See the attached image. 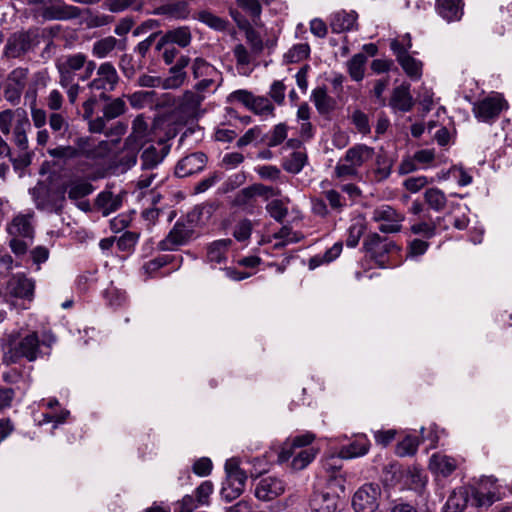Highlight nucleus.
<instances>
[{"mask_svg":"<svg viewBox=\"0 0 512 512\" xmlns=\"http://www.w3.org/2000/svg\"><path fill=\"white\" fill-rule=\"evenodd\" d=\"M29 131L31 122L24 109H5L0 112V132L4 136L12 134L11 141L21 152L29 149Z\"/></svg>","mask_w":512,"mask_h":512,"instance_id":"1","label":"nucleus"},{"mask_svg":"<svg viewBox=\"0 0 512 512\" xmlns=\"http://www.w3.org/2000/svg\"><path fill=\"white\" fill-rule=\"evenodd\" d=\"M59 80L88 81L95 69L96 62L83 52L63 55L55 63Z\"/></svg>","mask_w":512,"mask_h":512,"instance_id":"2","label":"nucleus"},{"mask_svg":"<svg viewBox=\"0 0 512 512\" xmlns=\"http://www.w3.org/2000/svg\"><path fill=\"white\" fill-rule=\"evenodd\" d=\"M42 77V82L37 83V89L47 85V76L45 73L38 72L29 78V69L24 67H17L13 69L6 77L3 89L4 99L12 106H17L21 102L22 95L29 90V87Z\"/></svg>","mask_w":512,"mask_h":512,"instance_id":"3","label":"nucleus"},{"mask_svg":"<svg viewBox=\"0 0 512 512\" xmlns=\"http://www.w3.org/2000/svg\"><path fill=\"white\" fill-rule=\"evenodd\" d=\"M40 346L41 342L37 333H28L10 344L8 351L4 353L3 361L7 364H15L24 358L33 362L41 356Z\"/></svg>","mask_w":512,"mask_h":512,"instance_id":"4","label":"nucleus"},{"mask_svg":"<svg viewBox=\"0 0 512 512\" xmlns=\"http://www.w3.org/2000/svg\"><path fill=\"white\" fill-rule=\"evenodd\" d=\"M99 100L104 102L102 115L90 121V132H104L107 122L112 121L127 112V105L123 98H112L109 94H99Z\"/></svg>","mask_w":512,"mask_h":512,"instance_id":"5","label":"nucleus"},{"mask_svg":"<svg viewBox=\"0 0 512 512\" xmlns=\"http://www.w3.org/2000/svg\"><path fill=\"white\" fill-rule=\"evenodd\" d=\"M322 468L324 471L325 486L324 489L337 493L342 496L346 489V472L343 470L342 461L335 455H330L322 459Z\"/></svg>","mask_w":512,"mask_h":512,"instance_id":"6","label":"nucleus"},{"mask_svg":"<svg viewBox=\"0 0 512 512\" xmlns=\"http://www.w3.org/2000/svg\"><path fill=\"white\" fill-rule=\"evenodd\" d=\"M95 77L89 79L87 87L91 91L108 95L113 92L120 83V76L112 62L105 61L96 65Z\"/></svg>","mask_w":512,"mask_h":512,"instance_id":"7","label":"nucleus"},{"mask_svg":"<svg viewBox=\"0 0 512 512\" xmlns=\"http://www.w3.org/2000/svg\"><path fill=\"white\" fill-rule=\"evenodd\" d=\"M148 135V123L143 115H138L133 120L131 134L126 138L124 150L126 155L122 156L120 162L131 167L137 162V151L142 145L143 140Z\"/></svg>","mask_w":512,"mask_h":512,"instance_id":"8","label":"nucleus"},{"mask_svg":"<svg viewBox=\"0 0 512 512\" xmlns=\"http://www.w3.org/2000/svg\"><path fill=\"white\" fill-rule=\"evenodd\" d=\"M29 5H44L41 16L44 20L68 21L81 16V9L59 0H27Z\"/></svg>","mask_w":512,"mask_h":512,"instance_id":"9","label":"nucleus"},{"mask_svg":"<svg viewBox=\"0 0 512 512\" xmlns=\"http://www.w3.org/2000/svg\"><path fill=\"white\" fill-rule=\"evenodd\" d=\"M4 297L27 300L34 299L35 280L25 273H15L9 276L4 285Z\"/></svg>","mask_w":512,"mask_h":512,"instance_id":"10","label":"nucleus"},{"mask_svg":"<svg viewBox=\"0 0 512 512\" xmlns=\"http://www.w3.org/2000/svg\"><path fill=\"white\" fill-rule=\"evenodd\" d=\"M381 488L377 484H365L358 488L352 498L355 512H375L379 507Z\"/></svg>","mask_w":512,"mask_h":512,"instance_id":"11","label":"nucleus"},{"mask_svg":"<svg viewBox=\"0 0 512 512\" xmlns=\"http://www.w3.org/2000/svg\"><path fill=\"white\" fill-rule=\"evenodd\" d=\"M508 108V104L500 95L486 97L481 101L474 103V116L482 122L492 123L500 115V113Z\"/></svg>","mask_w":512,"mask_h":512,"instance_id":"12","label":"nucleus"},{"mask_svg":"<svg viewBox=\"0 0 512 512\" xmlns=\"http://www.w3.org/2000/svg\"><path fill=\"white\" fill-rule=\"evenodd\" d=\"M194 233L191 221H177L168 235L159 242L158 247L163 251H173L177 247L185 245Z\"/></svg>","mask_w":512,"mask_h":512,"instance_id":"13","label":"nucleus"},{"mask_svg":"<svg viewBox=\"0 0 512 512\" xmlns=\"http://www.w3.org/2000/svg\"><path fill=\"white\" fill-rule=\"evenodd\" d=\"M404 214L398 212L390 205H381L372 212V220L375 222H383L379 226L382 233H397L402 229Z\"/></svg>","mask_w":512,"mask_h":512,"instance_id":"14","label":"nucleus"},{"mask_svg":"<svg viewBox=\"0 0 512 512\" xmlns=\"http://www.w3.org/2000/svg\"><path fill=\"white\" fill-rule=\"evenodd\" d=\"M37 36L36 30L21 31L12 34L4 49L5 55L10 58L20 57L32 49Z\"/></svg>","mask_w":512,"mask_h":512,"instance_id":"15","label":"nucleus"},{"mask_svg":"<svg viewBox=\"0 0 512 512\" xmlns=\"http://www.w3.org/2000/svg\"><path fill=\"white\" fill-rule=\"evenodd\" d=\"M363 248L381 266H383L387 254L398 250L393 241L386 237H381L377 233H372L365 238Z\"/></svg>","mask_w":512,"mask_h":512,"instance_id":"16","label":"nucleus"},{"mask_svg":"<svg viewBox=\"0 0 512 512\" xmlns=\"http://www.w3.org/2000/svg\"><path fill=\"white\" fill-rule=\"evenodd\" d=\"M341 497L324 488L314 489L309 499L312 512H336L339 508Z\"/></svg>","mask_w":512,"mask_h":512,"instance_id":"17","label":"nucleus"},{"mask_svg":"<svg viewBox=\"0 0 512 512\" xmlns=\"http://www.w3.org/2000/svg\"><path fill=\"white\" fill-rule=\"evenodd\" d=\"M285 491L284 482L274 476L261 478L254 489V495L261 501H271Z\"/></svg>","mask_w":512,"mask_h":512,"instance_id":"18","label":"nucleus"},{"mask_svg":"<svg viewBox=\"0 0 512 512\" xmlns=\"http://www.w3.org/2000/svg\"><path fill=\"white\" fill-rule=\"evenodd\" d=\"M207 157L202 152H195L180 159L175 167V175L179 178L191 176L202 171Z\"/></svg>","mask_w":512,"mask_h":512,"instance_id":"19","label":"nucleus"},{"mask_svg":"<svg viewBox=\"0 0 512 512\" xmlns=\"http://www.w3.org/2000/svg\"><path fill=\"white\" fill-rule=\"evenodd\" d=\"M189 63L188 56L180 55L176 63L170 67L169 76L163 79V89H177L182 86L187 78L185 68Z\"/></svg>","mask_w":512,"mask_h":512,"instance_id":"20","label":"nucleus"},{"mask_svg":"<svg viewBox=\"0 0 512 512\" xmlns=\"http://www.w3.org/2000/svg\"><path fill=\"white\" fill-rule=\"evenodd\" d=\"M126 49V39H117L113 36H107L96 40L92 45V55L98 59H104L112 55L114 50L124 51Z\"/></svg>","mask_w":512,"mask_h":512,"instance_id":"21","label":"nucleus"},{"mask_svg":"<svg viewBox=\"0 0 512 512\" xmlns=\"http://www.w3.org/2000/svg\"><path fill=\"white\" fill-rule=\"evenodd\" d=\"M39 82H42V77H38L25 93V100L29 102L31 110V119L37 129L44 128L49 118L44 109L37 107V83Z\"/></svg>","mask_w":512,"mask_h":512,"instance_id":"22","label":"nucleus"},{"mask_svg":"<svg viewBox=\"0 0 512 512\" xmlns=\"http://www.w3.org/2000/svg\"><path fill=\"white\" fill-rule=\"evenodd\" d=\"M32 213H19L13 217L7 226V232L11 237L33 238L34 227L32 225Z\"/></svg>","mask_w":512,"mask_h":512,"instance_id":"23","label":"nucleus"},{"mask_svg":"<svg viewBox=\"0 0 512 512\" xmlns=\"http://www.w3.org/2000/svg\"><path fill=\"white\" fill-rule=\"evenodd\" d=\"M371 443L366 435H357L356 438L340 448L339 453L336 457L342 461L343 459H352L356 457L364 456L368 453Z\"/></svg>","mask_w":512,"mask_h":512,"instance_id":"24","label":"nucleus"},{"mask_svg":"<svg viewBox=\"0 0 512 512\" xmlns=\"http://www.w3.org/2000/svg\"><path fill=\"white\" fill-rule=\"evenodd\" d=\"M374 153L373 147L365 144H357L346 151L343 160L344 162L351 163L352 166L358 170L359 167L373 158Z\"/></svg>","mask_w":512,"mask_h":512,"instance_id":"25","label":"nucleus"},{"mask_svg":"<svg viewBox=\"0 0 512 512\" xmlns=\"http://www.w3.org/2000/svg\"><path fill=\"white\" fill-rule=\"evenodd\" d=\"M315 439V435L313 433L307 432L303 435L295 436L291 443L286 442L282 447L281 451L278 454V461L280 463H284L290 460V458L294 455L295 450L308 448Z\"/></svg>","mask_w":512,"mask_h":512,"instance_id":"26","label":"nucleus"},{"mask_svg":"<svg viewBox=\"0 0 512 512\" xmlns=\"http://www.w3.org/2000/svg\"><path fill=\"white\" fill-rule=\"evenodd\" d=\"M436 9L447 22L459 21L463 15L462 0H436Z\"/></svg>","mask_w":512,"mask_h":512,"instance_id":"27","label":"nucleus"},{"mask_svg":"<svg viewBox=\"0 0 512 512\" xmlns=\"http://www.w3.org/2000/svg\"><path fill=\"white\" fill-rule=\"evenodd\" d=\"M413 105L414 100L410 94L409 85L402 84L394 88L390 99V106L394 110L408 112L412 109Z\"/></svg>","mask_w":512,"mask_h":512,"instance_id":"28","label":"nucleus"},{"mask_svg":"<svg viewBox=\"0 0 512 512\" xmlns=\"http://www.w3.org/2000/svg\"><path fill=\"white\" fill-rule=\"evenodd\" d=\"M189 13V5L185 0L171 1L154 10V14L156 15H165L175 19H186Z\"/></svg>","mask_w":512,"mask_h":512,"instance_id":"29","label":"nucleus"},{"mask_svg":"<svg viewBox=\"0 0 512 512\" xmlns=\"http://www.w3.org/2000/svg\"><path fill=\"white\" fill-rule=\"evenodd\" d=\"M169 147L162 146L159 151L155 146L147 147L141 154V168L143 171H150L156 168L168 154Z\"/></svg>","mask_w":512,"mask_h":512,"instance_id":"30","label":"nucleus"},{"mask_svg":"<svg viewBox=\"0 0 512 512\" xmlns=\"http://www.w3.org/2000/svg\"><path fill=\"white\" fill-rule=\"evenodd\" d=\"M356 19L357 14L354 11L341 10L333 13L330 18L332 32L341 33L351 30L356 23Z\"/></svg>","mask_w":512,"mask_h":512,"instance_id":"31","label":"nucleus"},{"mask_svg":"<svg viewBox=\"0 0 512 512\" xmlns=\"http://www.w3.org/2000/svg\"><path fill=\"white\" fill-rule=\"evenodd\" d=\"M233 241L229 238L219 239L207 246V260L210 263L221 264L227 260V253Z\"/></svg>","mask_w":512,"mask_h":512,"instance_id":"32","label":"nucleus"},{"mask_svg":"<svg viewBox=\"0 0 512 512\" xmlns=\"http://www.w3.org/2000/svg\"><path fill=\"white\" fill-rule=\"evenodd\" d=\"M470 489L467 487H459L452 491L449 495L443 512H461L468 503Z\"/></svg>","mask_w":512,"mask_h":512,"instance_id":"33","label":"nucleus"},{"mask_svg":"<svg viewBox=\"0 0 512 512\" xmlns=\"http://www.w3.org/2000/svg\"><path fill=\"white\" fill-rule=\"evenodd\" d=\"M64 190L70 200L76 201L86 197L93 192V186L87 180L76 178L64 185Z\"/></svg>","mask_w":512,"mask_h":512,"instance_id":"34","label":"nucleus"},{"mask_svg":"<svg viewBox=\"0 0 512 512\" xmlns=\"http://www.w3.org/2000/svg\"><path fill=\"white\" fill-rule=\"evenodd\" d=\"M234 205L246 213L252 214L258 207L257 195L253 185L241 189L234 198Z\"/></svg>","mask_w":512,"mask_h":512,"instance_id":"35","label":"nucleus"},{"mask_svg":"<svg viewBox=\"0 0 512 512\" xmlns=\"http://www.w3.org/2000/svg\"><path fill=\"white\" fill-rule=\"evenodd\" d=\"M312 101L321 115L329 114L335 109L336 101L327 94L325 87H317L312 91Z\"/></svg>","mask_w":512,"mask_h":512,"instance_id":"36","label":"nucleus"},{"mask_svg":"<svg viewBox=\"0 0 512 512\" xmlns=\"http://www.w3.org/2000/svg\"><path fill=\"white\" fill-rule=\"evenodd\" d=\"M122 205V198L120 195H114L110 191L101 192L96 199V206L104 216L118 210Z\"/></svg>","mask_w":512,"mask_h":512,"instance_id":"37","label":"nucleus"},{"mask_svg":"<svg viewBox=\"0 0 512 512\" xmlns=\"http://www.w3.org/2000/svg\"><path fill=\"white\" fill-rule=\"evenodd\" d=\"M429 465L431 470H433L435 473L447 477L456 469L457 462L452 457L442 454H434L430 458Z\"/></svg>","mask_w":512,"mask_h":512,"instance_id":"38","label":"nucleus"},{"mask_svg":"<svg viewBox=\"0 0 512 512\" xmlns=\"http://www.w3.org/2000/svg\"><path fill=\"white\" fill-rule=\"evenodd\" d=\"M317 452L318 450L314 447L295 450L294 455L290 458L291 469L294 471L305 469L315 459Z\"/></svg>","mask_w":512,"mask_h":512,"instance_id":"39","label":"nucleus"},{"mask_svg":"<svg viewBox=\"0 0 512 512\" xmlns=\"http://www.w3.org/2000/svg\"><path fill=\"white\" fill-rule=\"evenodd\" d=\"M425 203L435 212L444 210L447 204L446 195L439 188L433 187L428 188L424 192Z\"/></svg>","mask_w":512,"mask_h":512,"instance_id":"40","label":"nucleus"},{"mask_svg":"<svg viewBox=\"0 0 512 512\" xmlns=\"http://www.w3.org/2000/svg\"><path fill=\"white\" fill-rule=\"evenodd\" d=\"M192 74L195 79L220 77V72L203 58H196L192 63Z\"/></svg>","mask_w":512,"mask_h":512,"instance_id":"41","label":"nucleus"},{"mask_svg":"<svg viewBox=\"0 0 512 512\" xmlns=\"http://www.w3.org/2000/svg\"><path fill=\"white\" fill-rule=\"evenodd\" d=\"M398 62L409 77L413 79H418L420 77L421 64L411 57L406 50L398 52Z\"/></svg>","mask_w":512,"mask_h":512,"instance_id":"42","label":"nucleus"},{"mask_svg":"<svg viewBox=\"0 0 512 512\" xmlns=\"http://www.w3.org/2000/svg\"><path fill=\"white\" fill-rule=\"evenodd\" d=\"M166 38L169 40L170 44H176L181 48L189 46L192 41L191 31L187 26H182L167 31Z\"/></svg>","mask_w":512,"mask_h":512,"instance_id":"43","label":"nucleus"},{"mask_svg":"<svg viewBox=\"0 0 512 512\" xmlns=\"http://www.w3.org/2000/svg\"><path fill=\"white\" fill-rule=\"evenodd\" d=\"M367 56L363 53L355 54L348 62L347 69L354 81H361L364 77Z\"/></svg>","mask_w":512,"mask_h":512,"instance_id":"44","label":"nucleus"},{"mask_svg":"<svg viewBox=\"0 0 512 512\" xmlns=\"http://www.w3.org/2000/svg\"><path fill=\"white\" fill-rule=\"evenodd\" d=\"M307 162V155L303 151H294L283 163V168L292 174H298Z\"/></svg>","mask_w":512,"mask_h":512,"instance_id":"45","label":"nucleus"},{"mask_svg":"<svg viewBox=\"0 0 512 512\" xmlns=\"http://www.w3.org/2000/svg\"><path fill=\"white\" fill-rule=\"evenodd\" d=\"M342 243L336 242L323 255H316L309 260V268L315 269L323 263H330L335 260L342 252Z\"/></svg>","mask_w":512,"mask_h":512,"instance_id":"46","label":"nucleus"},{"mask_svg":"<svg viewBox=\"0 0 512 512\" xmlns=\"http://www.w3.org/2000/svg\"><path fill=\"white\" fill-rule=\"evenodd\" d=\"M198 19L206 24L211 29H214L216 31H226L228 27L230 26V23L228 20L221 18L209 11H201L198 14Z\"/></svg>","mask_w":512,"mask_h":512,"instance_id":"47","label":"nucleus"},{"mask_svg":"<svg viewBox=\"0 0 512 512\" xmlns=\"http://www.w3.org/2000/svg\"><path fill=\"white\" fill-rule=\"evenodd\" d=\"M205 96L196 91H186L183 94L181 106L189 114H194L201 106Z\"/></svg>","mask_w":512,"mask_h":512,"instance_id":"48","label":"nucleus"},{"mask_svg":"<svg viewBox=\"0 0 512 512\" xmlns=\"http://www.w3.org/2000/svg\"><path fill=\"white\" fill-rule=\"evenodd\" d=\"M288 201L289 199H286V201L275 199L267 204L266 210L275 221L282 223L288 215V208L286 206Z\"/></svg>","mask_w":512,"mask_h":512,"instance_id":"49","label":"nucleus"},{"mask_svg":"<svg viewBox=\"0 0 512 512\" xmlns=\"http://www.w3.org/2000/svg\"><path fill=\"white\" fill-rule=\"evenodd\" d=\"M236 3L251 18L253 23L258 25L262 12L259 0H236Z\"/></svg>","mask_w":512,"mask_h":512,"instance_id":"50","label":"nucleus"},{"mask_svg":"<svg viewBox=\"0 0 512 512\" xmlns=\"http://www.w3.org/2000/svg\"><path fill=\"white\" fill-rule=\"evenodd\" d=\"M274 238L282 240L281 242L275 244V248H282L289 243L299 242L303 236L298 232L292 231L290 227L283 226L277 233L274 234Z\"/></svg>","mask_w":512,"mask_h":512,"instance_id":"51","label":"nucleus"},{"mask_svg":"<svg viewBox=\"0 0 512 512\" xmlns=\"http://www.w3.org/2000/svg\"><path fill=\"white\" fill-rule=\"evenodd\" d=\"M350 120L360 134H370L371 126L369 122V117L366 113L359 109H356L350 115Z\"/></svg>","mask_w":512,"mask_h":512,"instance_id":"52","label":"nucleus"},{"mask_svg":"<svg viewBox=\"0 0 512 512\" xmlns=\"http://www.w3.org/2000/svg\"><path fill=\"white\" fill-rule=\"evenodd\" d=\"M73 147L76 150L77 157L84 156L89 159H95L97 156L92 140L89 137H78Z\"/></svg>","mask_w":512,"mask_h":512,"instance_id":"53","label":"nucleus"},{"mask_svg":"<svg viewBox=\"0 0 512 512\" xmlns=\"http://www.w3.org/2000/svg\"><path fill=\"white\" fill-rule=\"evenodd\" d=\"M51 130L56 133V137L63 136L69 129V123L62 113L53 112L48 118Z\"/></svg>","mask_w":512,"mask_h":512,"instance_id":"54","label":"nucleus"},{"mask_svg":"<svg viewBox=\"0 0 512 512\" xmlns=\"http://www.w3.org/2000/svg\"><path fill=\"white\" fill-rule=\"evenodd\" d=\"M245 30L246 40L250 45L252 54L256 56L260 55L264 49V43L260 34L255 29H253L248 23Z\"/></svg>","mask_w":512,"mask_h":512,"instance_id":"55","label":"nucleus"},{"mask_svg":"<svg viewBox=\"0 0 512 512\" xmlns=\"http://www.w3.org/2000/svg\"><path fill=\"white\" fill-rule=\"evenodd\" d=\"M418 446V437L408 435L397 445L396 453L401 457L411 456L416 453Z\"/></svg>","mask_w":512,"mask_h":512,"instance_id":"56","label":"nucleus"},{"mask_svg":"<svg viewBox=\"0 0 512 512\" xmlns=\"http://www.w3.org/2000/svg\"><path fill=\"white\" fill-rule=\"evenodd\" d=\"M325 200L328 202L330 208L340 213L346 206V198L341 195L340 192L330 189L322 193Z\"/></svg>","mask_w":512,"mask_h":512,"instance_id":"57","label":"nucleus"},{"mask_svg":"<svg viewBox=\"0 0 512 512\" xmlns=\"http://www.w3.org/2000/svg\"><path fill=\"white\" fill-rule=\"evenodd\" d=\"M249 109L258 115H268L272 114L274 106L268 98L254 96Z\"/></svg>","mask_w":512,"mask_h":512,"instance_id":"58","label":"nucleus"},{"mask_svg":"<svg viewBox=\"0 0 512 512\" xmlns=\"http://www.w3.org/2000/svg\"><path fill=\"white\" fill-rule=\"evenodd\" d=\"M376 165L377 167L374 170L375 180L380 182L387 179L391 174V162L386 157L378 155Z\"/></svg>","mask_w":512,"mask_h":512,"instance_id":"59","label":"nucleus"},{"mask_svg":"<svg viewBox=\"0 0 512 512\" xmlns=\"http://www.w3.org/2000/svg\"><path fill=\"white\" fill-rule=\"evenodd\" d=\"M213 492L211 481H203L195 490V501L198 506L208 505L210 495Z\"/></svg>","mask_w":512,"mask_h":512,"instance_id":"60","label":"nucleus"},{"mask_svg":"<svg viewBox=\"0 0 512 512\" xmlns=\"http://www.w3.org/2000/svg\"><path fill=\"white\" fill-rule=\"evenodd\" d=\"M154 91H137L128 96L130 105L133 108L141 109L152 101Z\"/></svg>","mask_w":512,"mask_h":512,"instance_id":"61","label":"nucleus"},{"mask_svg":"<svg viewBox=\"0 0 512 512\" xmlns=\"http://www.w3.org/2000/svg\"><path fill=\"white\" fill-rule=\"evenodd\" d=\"M334 174L339 179L356 178L358 170L351 163L344 162L343 158L339 160L334 169Z\"/></svg>","mask_w":512,"mask_h":512,"instance_id":"62","label":"nucleus"},{"mask_svg":"<svg viewBox=\"0 0 512 512\" xmlns=\"http://www.w3.org/2000/svg\"><path fill=\"white\" fill-rule=\"evenodd\" d=\"M244 491V488L241 487L239 483H231L229 481H225L223 487L221 489V497L226 502H231L238 498Z\"/></svg>","mask_w":512,"mask_h":512,"instance_id":"63","label":"nucleus"},{"mask_svg":"<svg viewBox=\"0 0 512 512\" xmlns=\"http://www.w3.org/2000/svg\"><path fill=\"white\" fill-rule=\"evenodd\" d=\"M436 228L437 225L435 222L428 223L423 221L413 224L410 229L413 234L421 235L429 239L436 235Z\"/></svg>","mask_w":512,"mask_h":512,"instance_id":"64","label":"nucleus"}]
</instances>
